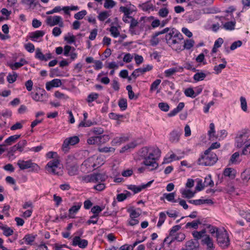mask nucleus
Instances as JSON below:
<instances>
[{"label":"nucleus","mask_w":250,"mask_h":250,"mask_svg":"<svg viewBox=\"0 0 250 250\" xmlns=\"http://www.w3.org/2000/svg\"><path fill=\"white\" fill-rule=\"evenodd\" d=\"M165 39L167 43L173 49L178 51L181 50L182 47L183 35L175 28H168Z\"/></svg>","instance_id":"obj_1"},{"label":"nucleus","mask_w":250,"mask_h":250,"mask_svg":"<svg viewBox=\"0 0 250 250\" xmlns=\"http://www.w3.org/2000/svg\"><path fill=\"white\" fill-rule=\"evenodd\" d=\"M143 152L148 153V155L145 157L143 164L147 167L150 170L157 168L158 163L156 162V158L159 157L161 154L160 150L157 147L147 148L146 147L142 149Z\"/></svg>","instance_id":"obj_2"},{"label":"nucleus","mask_w":250,"mask_h":250,"mask_svg":"<svg viewBox=\"0 0 250 250\" xmlns=\"http://www.w3.org/2000/svg\"><path fill=\"white\" fill-rule=\"evenodd\" d=\"M217 160V156L215 153L206 150L198 159L197 163L199 165L210 166L215 164Z\"/></svg>","instance_id":"obj_3"},{"label":"nucleus","mask_w":250,"mask_h":250,"mask_svg":"<svg viewBox=\"0 0 250 250\" xmlns=\"http://www.w3.org/2000/svg\"><path fill=\"white\" fill-rule=\"evenodd\" d=\"M60 161L58 159L55 158L49 161L46 166V169L50 173L54 175H62V170L59 167Z\"/></svg>","instance_id":"obj_4"},{"label":"nucleus","mask_w":250,"mask_h":250,"mask_svg":"<svg viewBox=\"0 0 250 250\" xmlns=\"http://www.w3.org/2000/svg\"><path fill=\"white\" fill-rule=\"evenodd\" d=\"M249 133L246 130H242L239 132L235 138L236 146L238 148L242 147L244 145H247L248 143L250 144V139Z\"/></svg>","instance_id":"obj_5"},{"label":"nucleus","mask_w":250,"mask_h":250,"mask_svg":"<svg viewBox=\"0 0 250 250\" xmlns=\"http://www.w3.org/2000/svg\"><path fill=\"white\" fill-rule=\"evenodd\" d=\"M17 165L21 170H25L28 168H31L32 171H38L40 167L38 165L32 162L31 160L24 161L23 160H19L17 162Z\"/></svg>","instance_id":"obj_6"},{"label":"nucleus","mask_w":250,"mask_h":250,"mask_svg":"<svg viewBox=\"0 0 250 250\" xmlns=\"http://www.w3.org/2000/svg\"><path fill=\"white\" fill-rule=\"evenodd\" d=\"M216 237L217 243L221 247L226 248L229 245V239L226 230L217 232Z\"/></svg>","instance_id":"obj_7"},{"label":"nucleus","mask_w":250,"mask_h":250,"mask_svg":"<svg viewBox=\"0 0 250 250\" xmlns=\"http://www.w3.org/2000/svg\"><path fill=\"white\" fill-rule=\"evenodd\" d=\"M80 141L79 138L77 136L66 138L62 145V149L63 151L66 152L68 151L69 149V146H73L78 144Z\"/></svg>","instance_id":"obj_8"},{"label":"nucleus","mask_w":250,"mask_h":250,"mask_svg":"<svg viewBox=\"0 0 250 250\" xmlns=\"http://www.w3.org/2000/svg\"><path fill=\"white\" fill-rule=\"evenodd\" d=\"M45 22L48 25L51 27L58 24L60 27H63V26L62 19L59 16H48L46 18Z\"/></svg>","instance_id":"obj_9"},{"label":"nucleus","mask_w":250,"mask_h":250,"mask_svg":"<svg viewBox=\"0 0 250 250\" xmlns=\"http://www.w3.org/2000/svg\"><path fill=\"white\" fill-rule=\"evenodd\" d=\"M153 68V66L151 65L147 64L146 66H144L142 67H140L137 69H136L132 73L131 76L136 79L141 75H143L146 72L150 71Z\"/></svg>","instance_id":"obj_10"},{"label":"nucleus","mask_w":250,"mask_h":250,"mask_svg":"<svg viewBox=\"0 0 250 250\" xmlns=\"http://www.w3.org/2000/svg\"><path fill=\"white\" fill-rule=\"evenodd\" d=\"M107 178V176L104 173H93L89 176V182L96 183L104 181Z\"/></svg>","instance_id":"obj_11"},{"label":"nucleus","mask_w":250,"mask_h":250,"mask_svg":"<svg viewBox=\"0 0 250 250\" xmlns=\"http://www.w3.org/2000/svg\"><path fill=\"white\" fill-rule=\"evenodd\" d=\"M88 245V241L85 239H82L79 236H75L73 239L72 245L78 246L82 249L85 248Z\"/></svg>","instance_id":"obj_12"},{"label":"nucleus","mask_w":250,"mask_h":250,"mask_svg":"<svg viewBox=\"0 0 250 250\" xmlns=\"http://www.w3.org/2000/svg\"><path fill=\"white\" fill-rule=\"evenodd\" d=\"M45 91L42 89H39L35 93H31L32 98L37 102H42L45 98Z\"/></svg>","instance_id":"obj_13"},{"label":"nucleus","mask_w":250,"mask_h":250,"mask_svg":"<svg viewBox=\"0 0 250 250\" xmlns=\"http://www.w3.org/2000/svg\"><path fill=\"white\" fill-rule=\"evenodd\" d=\"M184 156V153H182V154L181 155L178 156L176 154L173 153L172 152H169L167 155V157H166L164 159L163 163L167 164L173 161L179 160L183 158Z\"/></svg>","instance_id":"obj_14"},{"label":"nucleus","mask_w":250,"mask_h":250,"mask_svg":"<svg viewBox=\"0 0 250 250\" xmlns=\"http://www.w3.org/2000/svg\"><path fill=\"white\" fill-rule=\"evenodd\" d=\"M153 182V180H152L148 182L146 184H144L139 186H136L135 185H129L128 186V189L133 191L134 193H137L142 191V189H145V188L150 186Z\"/></svg>","instance_id":"obj_15"},{"label":"nucleus","mask_w":250,"mask_h":250,"mask_svg":"<svg viewBox=\"0 0 250 250\" xmlns=\"http://www.w3.org/2000/svg\"><path fill=\"white\" fill-rule=\"evenodd\" d=\"M62 85L61 80L55 79L46 83V89L50 90L53 87H60Z\"/></svg>","instance_id":"obj_16"},{"label":"nucleus","mask_w":250,"mask_h":250,"mask_svg":"<svg viewBox=\"0 0 250 250\" xmlns=\"http://www.w3.org/2000/svg\"><path fill=\"white\" fill-rule=\"evenodd\" d=\"M182 132V130L177 129L173 130L170 133L169 140L172 143H177L179 141L180 135Z\"/></svg>","instance_id":"obj_17"},{"label":"nucleus","mask_w":250,"mask_h":250,"mask_svg":"<svg viewBox=\"0 0 250 250\" xmlns=\"http://www.w3.org/2000/svg\"><path fill=\"white\" fill-rule=\"evenodd\" d=\"M184 68L182 66H176L170 68L165 71V74L166 77H170L178 72H182Z\"/></svg>","instance_id":"obj_18"},{"label":"nucleus","mask_w":250,"mask_h":250,"mask_svg":"<svg viewBox=\"0 0 250 250\" xmlns=\"http://www.w3.org/2000/svg\"><path fill=\"white\" fill-rule=\"evenodd\" d=\"M202 244L206 245L207 250H213L214 248L213 240L209 236H205L202 240Z\"/></svg>","instance_id":"obj_19"},{"label":"nucleus","mask_w":250,"mask_h":250,"mask_svg":"<svg viewBox=\"0 0 250 250\" xmlns=\"http://www.w3.org/2000/svg\"><path fill=\"white\" fill-rule=\"evenodd\" d=\"M168 30V27L165 28L161 31L156 32L153 35L152 39L150 41L151 44L153 46L157 45L159 42V39L157 38L158 36L165 34Z\"/></svg>","instance_id":"obj_20"},{"label":"nucleus","mask_w":250,"mask_h":250,"mask_svg":"<svg viewBox=\"0 0 250 250\" xmlns=\"http://www.w3.org/2000/svg\"><path fill=\"white\" fill-rule=\"evenodd\" d=\"M67 169L68 174L70 176H73L77 174L78 170V166L75 164H69L67 162Z\"/></svg>","instance_id":"obj_21"},{"label":"nucleus","mask_w":250,"mask_h":250,"mask_svg":"<svg viewBox=\"0 0 250 250\" xmlns=\"http://www.w3.org/2000/svg\"><path fill=\"white\" fill-rule=\"evenodd\" d=\"M45 32L42 30H37L30 33V39L33 42H36L39 38L42 37Z\"/></svg>","instance_id":"obj_22"},{"label":"nucleus","mask_w":250,"mask_h":250,"mask_svg":"<svg viewBox=\"0 0 250 250\" xmlns=\"http://www.w3.org/2000/svg\"><path fill=\"white\" fill-rule=\"evenodd\" d=\"M82 206L81 203H78L76 205H73L69 209V216L70 218H74L73 215L77 213L81 208Z\"/></svg>","instance_id":"obj_23"},{"label":"nucleus","mask_w":250,"mask_h":250,"mask_svg":"<svg viewBox=\"0 0 250 250\" xmlns=\"http://www.w3.org/2000/svg\"><path fill=\"white\" fill-rule=\"evenodd\" d=\"M26 63L27 62L25 59H21L19 62H16L14 63H10L9 64V66L12 70H15L21 67Z\"/></svg>","instance_id":"obj_24"},{"label":"nucleus","mask_w":250,"mask_h":250,"mask_svg":"<svg viewBox=\"0 0 250 250\" xmlns=\"http://www.w3.org/2000/svg\"><path fill=\"white\" fill-rule=\"evenodd\" d=\"M36 235L32 234H27L24 236L23 240L27 245H32L33 242H34Z\"/></svg>","instance_id":"obj_25"},{"label":"nucleus","mask_w":250,"mask_h":250,"mask_svg":"<svg viewBox=\"0 0 250 250\" xmlns=\"http://www.w3.org/2000/svg\"><path fill=\"white\" fill-rule=\"evenodd\" d=\"M186 247L189 250H196L199 247L198 242H195L193 240H190L186 243Z\"/></svg>","instance_id":"obj_26"},{"label":"nucleus","mask_w":250,"mask_h":250,"mask_svg":"<svg viewBox=\"0 0 250 250\" xmlns=\"http://www.w3.org/2000/svg\"><path fill=\"white\" fill-rule=\"evenodd\" d=\"M224 175L231 179H234L235 177L236 171L232 168H226L224 171Z\"/></svg>","instance_id":"obj_27"},{"label":"nucleus","mask_w":250,"mask_h":250,"mask_svg":"<svg viewBox=\"0 0 250 250\" xmlns=\"http://www.w3.org/2000/svg\"><path fill=\"white\" fill-rule=\"evenodd\" d=\"M175 192L170 193H165L163 194V197L166 198L168 201L173 203L178 202V200H175Z\"/></svg>","instance_id":"obj_28"},{"label":"nucleus","mask_w":250,"mask_h":250,"mask_svg":"<svg viewBox=\"0 0 250 250\" xmlns=\"http://www.w3.org/2000/svg\"><path fill=\"white\" fill-rule=\"evenodd\" d=\"M201 224V222L200 220H197L192 221V222H188L186 225V228H192L194 229H197L198 228V225Z\"/></svg>","instance_id":"obj_29"},{"label":"nucleus","mask_w":250,"mask_h":250,"mask_svg":"<svg viewBox=\"0 0 250 250\" xmlns=\"http://www.w3.org/2000/svg\"><path fill=\"white\" fill-rule=\"evenodd\" d=\"M137 146L136 142H132L125 146L122 148L121 152H124L126 151L129 150L131 149L134 148Z\"/></svg>","instance_id":"obj_30"},{"label":"nucleus","mask_w":250,"mask_h":250,"mask_svg":"<svg viewBox=\"0 0 250 250\" xmlns=\"http://www.w3.org/2000/svg\"><path fill=\"white\" fill-rule=\"evenodd\" d=\"M204 187H212L214 186V182L211 179V175H208L205 178V180L203 183Z\"/></svg>","instance_id":"obj_31"},{"label":"nucleus","mask_w":250,"mask_h":250,"mask_svg":"<svg viewBox=\"0 0 250 250\" xmlns=\"http://www.w3.org/2000/svg\"><path fill=\"white\" fill-rule=\"evenodd\" d=\"M241 177L244 181L248 182L250 179V168L246 169L241 173Z\"/></svg>","instance_id":"obj_32"},{"label":"nucleus","mask_w":250,"mask_h":250,"mask_svg":"<svg viewBox=\"0 0 250 250\" xmlns=\"http://www.w3.org/2000/svg\"><path fill=\"white\" fill-rule=\"evenodd\" d=\"M18 78V74L13 71L12 73H9L7 76V80L9 83H14Z\"/></svg>","instance_id":"obj_33"},{"label":"nucleus","mask_w":250,"mask_h":250,"mask_svg":"<svg viewBox=\"0 0 250 250\" xmlns=\"http://www.w3.org/2000/svg\"><path fill=\"white\" fill-rule=\"evenodd\" d=\"M87 142L89 145H100V141L98 136L90 137L87 139Z\"/></svg>","instance_id":"obj_34"},{"label":"nucleus","mask_w":250,"mask_h":250,"mask_svg":"<svg viewBox=\"0 0 250 250\" xmlns=\"http://www.w3.org/2000/svg\"><path fill=\"white\" fill-rule=\"evenodd\" d=\"M139 7L144 11H147L153 9V5L150 2H146L140 4Z\"/></svg>","instance_id":"obj_35"},{"label":"nucleus","mask_w":250,"mask_h":250,"mask_svg":"<svg viewBox=\"0 0 250 250\" xmlns=\"http://www.w3.org/2000/svg\"><path fill=\"white\" fill-rule=\"evenodd\" d=\"M21 135H14L9 137L5 140V143L8 145H10L12 143L15 142L17 139L20 138Z\"/></svg>","instance_id":"obj_36"},{"label":"nucleus","mask_w":250,"mask_h":250,"mask_svg":"<svg viewBox=\"0 0 250 250\" xmlns=\"http://www.w3.org/2000/svg\"><path fill=\"white\" fill-rule=\"evenodd\" d=\"M206 77V74L202 72H198L194 74L193 79L196 82L203 80Z\"/></svg>","instance_id":"obj_37"},{"label":"nucleus","mask_w":250,"mask_h":250,"mask_svg":"<svg viewBox=\"0 0 250 250\" xmlns=\"http://www.w3.org/2000/svg\"><path fill=\"white\" fill-rule=\"evenodd\" d=\"M194 42L192 40H187L184 41V44L183 45V49H190L194 45Z\"/></svg>","instance_id":"obj_38"},{"label":"nucleus","mask_w":250,"mask_h":250,"mask_svg":"<svg viewBox=\"0 0 250 250\" xmlns=\"http://www.w3.org/2000/svg\"><path fill=\"white\" fill-rule=\"evenodd\" d=\"M235 25V22L231 21L227 22L225 24H224L223 27L226 30H232L234 29Z\"/></svg>","instance_id":"obj_39"},{"label":"nucleus","mask_w":250,"mask_h":250,"mask_svg":"<svg viewBox=\"0 0 250 250\" xmlns=\"http://www.w3.org/2000/svg\"><path fill=\"white\" fill-rule=\"evenodd\" d=\"M109 31H110L111 35L114 37V38H117L119 36H120V32L117 28V27L114 26H112Z\"/></svg>","instance_id":"obj_40"},{"label":"nucleus","mask_w":250,"mask_h":250,"mask_svg":"<svg viewBox=\"0 0 250 250\" xmlns=\"http://www.w3.org/2000/svg\"><path fill=\"white\" fill-rule=\"evenodd\" d=\"M125 141V137H117L112 140V145H119Z\"/></svg>","instance_id":"obj_41"},{"label":"nucleus","mask_w":250,"mask_h":250,"mask_svg":"<svg viewBox=\"0 0 250 250\" xmlns=\"http://www.w3.org/2000/svg\"><path fill=\"white\" fill-rule=\"evenodd\" d=\"M185 94L187 97L194 98L197 96L192 88H188L185 91Z\"/></svg>","instance_id":"obj_42"},{"label":"nucleus","mask_w":250,"mask_h":250,"mask_svg":"<svg viewBox=\"0 0 250 250\" xmlns=\"http://www.w3.org/2000/svg\"><path fill=\"white\" fill-rule=\"evenodd\" d=\"M27 145V141L25 140L20 141L18 144H16L19 151L21 152L23 151V148Z\"/></svg>","instance_id":"obj_43"},{"label":"nucleus","mask_w":250,"mask_h":250,"mask_svg":"<svg viewBox=\"0 0 250 250\" xmlns=\"http://www.w3.org/2000/svg\"><path fill=\"white\" fill-rule=\"evenodd\" d=\"M166 214L163 212H160L159 214V219L157 224L158 227H160L163 225L166 220Z\"/></svg>","instance_id":"obj_44"},{"label":"nucleus","mask_w":250,"mask_h":250,"mask_svg":"<svg viewBox=\"0 0 250 250\" xmlns=\"http://www.w3.org/2000/svg\"><path fill=\"white\" fill-rule=\"evenodd\" d=\"M64 40L68 43L71 44L75 41V37L70 33H68L67 35L64 37Z\"/></svg>","instance_id":"obj_45"},{"label":"nucleus","mask_w":250,"mask_h":250,"mask_svg":"<svg viewBox=\"0 0 250 250\" xmlns=\"http://www.w3.org/2000/svg\"><path fill=\"white\" fill-rule=\"evenodd\" d=\"M104 208L99 206H95L93 207L91 209V211L94 214L93 215H98L99 216V213L101 212Z\"/></svg>","instance_id":"obj_46"},{"label":"nucleus","mask_w":250,"mask_h":250,"mask_svg":"<svg viewBox=\"0 0 250 250\" xmlns=\"http://www.w3.org/2000/svg\"><path fill=\"white\" fill-rule=\"evenodd\" d=\"M119 106L121 110H125L127 108V100L125 99H121L118 102Z\"/></svg>","instance_id":"obj_47"},{"label":"nucleus","mask_w":250,"mask_h":250,"mask_svg":"<svg viewBox=\"0 0 250 250\" xmlns=\"http://www.w3.org/2000/svg\"><path fill=\"white\" fill-rule=\"evenodd\" d=\"M116 5V2L113 0H105L104 7L106 9L112 8Z\"/></svg>","instance_id":"obj_48"},{"label":"nucleus","mask_w":250,"mask_h":250,"mask_svg":"<svg viewBox=\"0 0 250 250\" xmlns=\"http://www.w3.org/2000/svg\"><path fill=\"white\" fill-rule=\"evenodd\" d=\"M226 66V65L225 64L221 63L214 66L213 70L215 71V73L216 74H218L221 72L222 69H224Z\"/></svg>","instance_id":"obj_49"},{"label":"nucleus","mask_w":250,"mask_h":250,"mask_svg":"<svg viewBox=\"0 0 250 250\" xmlns=\"http://www.w3.org/2000/svg\"><path fill=\"white\" fill-rule=\"evenodd\" d=\"M2 230H3V234L6 236H9L13 233V229L6 226H4L3 228H2Z\"/></svg>","instance_id":"obj_50"},{"label":"nucleus","mask_w":250,"mask_h":250,"mask_svg":"<svg viewBox=\"0 0 250 250\" xmlns=\"http://www.w3.org/2000/svg\"><path fill=\"white\" fill-rule=\"evenodd\" d=\"M182 194L185 197L188 199L192 198L194 195V193L188 189H184L183 191H182Z\"/></svg>","instance_id":"obj_51"},{"label":"nucleus","mask_w":250,"mask_h":250,"mask_svg":"<svg viewBox=\"0 0 250 250\" xmlns=\"http://www.w3.org/2000/svg\"><path fill=\"white\" fill-rule=\"evenodd\" d=\"M158 107L161 110L165 112L168 111L169 109V106L168 104L167 103L164 102L160 103L158 104Z\"/></svg>","instance_id":"obj_52"},{"label":"nucleus","mask_w":250,"mask_h":250,"mask_svg":"<svg viewBox=\"0 0 250 250\" xmlns=\"http://www.w3.org/2000/svg\"><path fill=\"white\" fill-rule=\"evenodd\" d=\"M86 13L85 10L81 11L74 15V18L77 20H81L86 15Z\"/></svg>","instance_id":"obj_53"},{"label":"nucleus","mask_w":250,"mask_h":250,"mask_svg":"<svg viewBox=\"0 0 250 250\" xmlns=\"http://www.w3.org/2000/svg\"><path fill=\"white\" fill-rule=\"evenodd\" d=\"M35 57L41 61H43V60H44V54H43L41 49L39 48H37L36 50Z\"/></svg>","instance_id":"obj_54"},{"label":"nucleus","mask_w":250,"mask_h":250,"mask_svg":"<svg viewBox=\"0 0 250 250\" xmlns=\"http://www.w3.org/2000/svg\"><path fill=\"white\" fill-rule=\"evenodd\" d=\"M161 80L160 79H157L153 82L150 86V90L153 91L158 88L159 85L160 84Z\"/></svg>","instance_id":"obj_55"},{"label":"nucleus","mask_w":250,"mask_h":250,"mask_svg":"<svg viewBox=\"0 0 250 250\" xmlns=\"http://www.w3.org/2000/svg\"><path fill=\"white\" fill-rule=\"evenodd\" d=\"M109 14L107 11H104L101 12L98 16V18L100 21H104L109 17Z\"/></svg>","instance_id":"obj_56"},{"label":"nucleus","mask_w":250,"mask_h":250,"mask_svg":"<svg viewBox=\"0 0 250 250\" xmlns=\"http://www.w3.org/2000/svg\"><path fill=\"white\" fill-rule=\"evenodd\" d=\"M241 107L242 109L246 112L247 111V101L244 97H240Z\"/></svg>","instance_id":"obj_57"},{"label":"nucleus","mask_w":250,"mask_h":250,"mask_svg":"<svg viewBox=\"0 0 250 250\" xmlns=\"http://www.w3.org/2000/svg\"><path fill=\"white\" fill-rule=\"evenodd\" d=\"M24 121H21V122H17L13 125L10 129L11 130H15L21 129L22 127V124L24 123Z\"/></svg>","instance_id":"obj_58"},{"label":"nucleus","mask_w":250,"mask_h":250,"mask_svg":"<svg viewBox=\"0 0 250 250\" xmlns=\"http://www.w3.org/2000/svg\"><path fill=\"white\" fill-rule=\"evenodd\" d=\"M99 97V95L96 93H92L90 94L88 97L87 101L88 103H91L94 100H96Z\"/></svg>","instance_id":"obj_59"},{"label":"nucleus","mask_w":250,"mask_h":250,"mask_svg":"<svg viewBox=\"0 0 250 250\" xmlns=\"http://www.w3.org/2000/svg\"><path fill=\"white\" fill-rule=\"evenodd\" d=\"M168 12V10L167 8H163L159 10L158 14L161 17L165 18L167 16Z\"/></svg>","instance_id":"obj_60"},{"label":"nucleus","mask_w":250,"mask_h":250,"mask_svg":"<svg viewBox=\"0 0 250 250\" xmlns=\"http://www.w3.org/2000/svg\"><path fill=\"white\" fill-rule=\"evenodd\" d=\"M98 220V215H92L90 217V219L87 221V224L90 225L91 224H96Z\"/></svg>","instance_id":"obj_61"},{"label":"nucleus","mask_w":250,"mask_h":250,"mask_svg":"<svg viewBox=\"0 0 250 250\" xmlns=\"http://www.w3.org/2000/svg\"><path fill=\"white\" fill-rule=\"evenodd\" d=\"M99 137V141H100V145L104 144L108 141L110 137L108 135H103L102 136H98Z\"/></svg>","instance_id":"obj_62"},{"label":"nucleus","mask_w":250,"mask_h":250,"mask_svg":"<svg viewBox=\"0 0 250 250\" xmlns=\"http://www.w3.org/2000/svg\"><path fill=\"white\" fill-rule=\"evenodd\" d=\"M133 58V56L131 54L126 53L123 57V61L126 63H129L132 61Z\"/></svg>","instance_id":"obj_63"},{"label":"nucleus","mask_w":250,"mask_h":250,"mask_svg":"<svg viewBox=\"0 0 250 250\" xmlns=\"http://www.w3.org/2000/svg\"><path fill=\"white\" fill-rule=\"evenodd\" d=\"M242 42L241 41H237L233 42L230 47L231 50H234L236 49L238 47H240L242 45Z\"/></svg>","instance_id":"obj_64"}]
</instances>
